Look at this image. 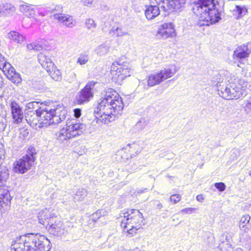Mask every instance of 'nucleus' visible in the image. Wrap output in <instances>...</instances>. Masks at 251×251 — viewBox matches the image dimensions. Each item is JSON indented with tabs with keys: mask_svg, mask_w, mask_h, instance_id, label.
<instances>
[{
	"mask_svg": "<svg viewBox=\"0 0 251 251\" xmlns=\"http://www.w3.org/2000/svg\"><path fill=\"white\" fill-rule=\"evenodd\" d=\"M10 106L14 123L16 124L21 123L23 121L24 115L19 104L15 101H12Z\"/></svg>",
	"mask_w": 251,
	"mask_h": 251,
	"instance_id": "dca6fc26",
	"label": "nucleus"
},
{
	"mask_svg": "<svg viewBox=\"0 0 251 251\" xmlns=\"http://www.w3.org/2000/svg\"><path fill=\"white\" fill-rule=\"evenodd\" d=\"M52 214H50L48 212L42 211L40 212L38 216L39 223L45 226L47 228L50 224V222H48V221L50 220V217H52Z\"/></svg>",
	"mask_w": 251,
	"mask_h": 251,
	"instance_id": "393cba45",
	"label": "nucleus"
},
{
	"mask_svg": "<svg viewBox=\"0 0 251 251\" xmlns=\"http://www.w3.org/2000/svg\"><path fill=\"white\" fill-rule=\"evenodd\" d=\"M8 37L10 40L20 44L25 41V37L23 35L15 31H10L8 34Z\"/></svg>",
	"mask_w": 251,
	"mask_h": 251,
	"instance_id": "cd10ccee",
	"label": "nucleus"
},
{
	"mask_svg": "<svg viewBox=\"0 0 251 251\" xmlns=\"http://www.w3.org/2000/svg\"><path fill=\"white\" fill-rule=\"evenodd\" d=\"M47 53L43 52L40 53L38 55V60L42 67L46 70H50V69L54 68L53 63L51 60V59L48 56Z\"/></svg>",
	"mask_w": 251,
	"mask_h": 251,
	"instance_id": "6ab92c4d",
	"label": "nucleus"
},
{
	"mask_svg": "<svg viewBox=\"0 0 251 251\" xmlns=\"http://www.w3.org/2000/svg\"><path fill=\"white\" fill-rule=\"evenodd\" d=\"M11 251H29L25 242L22 241L21 236L12 242L11 246Z\"/></svg>",
	"mask_w": 251,
	"mask_h": 251,
	"instance_id": "412c9836",
	"label": "nucleus"
},
{
	"mask_svg": "<svg viewBox=\"0 0 251 251\" xmlns=\"http://www.w3.org/2000/svg\"><path fill=\"white\" fill-rule=\"evenodd\" d=\"M28 134L29 131L28 129L24 128H20V138L25 139L28 136Z\"/></svg>",
	"mask_w": 251,
	"mask_h": 251,
	"instance_id": "a19ab883",
	"label": "nucleus"
},
{
	"mask_svg": "<svg viewBox=\"0 0 251 251\" xmlns=\"http://www.w3.org/2000/svg\"><path fill=\"white\" fill-rule=\"evenodd\" d=\"M213 85L217 86L218 94L221 97L226 99H238L242 97L244 95L242 91L241 86L238 83V80L233 81L232 79L228 80V84H226L223 82L222 79H219L217 82L212 80Z\"/></svg>",
	"mask_w": 251,
	"mask_h": 251,
	"instance_id": "20e7f679",
	"label": "nucleus"
},
{
	"mask_svg": "<svg viewBox=\"0 0 251 251\" xmlns=\"http://www.w3.org/2000/svg\"><path fill=\"white\" fill-rule=\"evenodd\" d=\"M185 0H169L166 2V4L161 6V8L164 11H177L184 4Z\"/></svg>",
	"mask_w": 251,
	"mask_h": 251,
	"instance_id": "f3484780",
	"label": "nucleus"
},
{
	"mask_svg": "<svg viewBox=\"0 0 251 251\" xmlns=\"http://www.w3.org/2000/svg\"><path fill=\"white\" fill-rule=\"evenodd\" d=\"M177 70L176 67L164 68L156 74L150 75L148 79V84L149 86H153L159 84L164 80L172 77Z\"/></svg>",
	"mask_w": 251,
	"mask_h": 251,
	"instance_id": "1a4fd4ad",
	"label": "nucleus"
},
{
	"mask_svg": "<svg viewBox=\"0 0 251 251\" xmlns=\"http://www.w3.org/2000/svg\"><path fill=\"white\" fill-rule=\"evenodd\" d=\"M4 158V155L1 153V151H0V166L2 164Z\"/></svg>",
	"mask_w": 251,
	"mask_h": 251,
	"instance_id": "6e6d98bb",
	"label": "nucleus"
},
{
	"mask_svg": "<svg viewBox=\"0 0 251 251\" xmlns=\"http://www.w3.org/2000/svg\"><path fill=\"white\" fill-rule=\"evenodd\" d=\"M85 25L87 28L90 30L93 29L96 26V24H95V21L91 19L86 20Z\"/></svg>",
	"mask_w": 251,
	"mask_h": 251,
	"instance_id": "58836bf2",
	"label": "nucleus"
},
{
	"mask_svg": "<svg viewBox=\"0 0 251 251\" xmlns=\"http://www.w3.org/2000/svg\"><path fill=\"white\" fill-rule=\"evenodd\" d=\"M251 53V43L238 47L233 52V58L241 60L248 58Z\"/></svg>",
	"mask_w": 251,
	"mask_h": 251,
	"instance_id": "4468645a",
	"label": "nucleus"
},
{
	"mask_svg": "<svg viewBox=\"0 0 251 251\" xmlns=\"http://www.w3.org/2000/svg\"><path fill=\"white\" fill-rule=\"evenodd\" d=\"M109 33L112 35L117 37L122 36L127 34V32L124 31L121 27L113 26L110 29Z\"/></svg>",
	"mask_w": 251,
	"mask_h": 251,
	"instance_id": "473e14b6",
	"label": "nucleus"
},
{
	"mask_svg": "<svg viewBox=\"0 0 251 251\" xmlns=\"http://www.w3.org/2000/svg\"><path fill=\"white\" fill-rule=\"evenodd\" d=\"M4 86V83L3 81V78L2 77L0 76V89L2 88Z\"/></svg>",
	"mask_w": 251,
	"mask_h": 251,
	"instance_id": "13d9d810",
	"label": "nucleus"
},
{
	"mask_svg": "<svg viewBox=\"0 0 251 251\" xmlns=\"http://www.w3.org/2000/svg\"><path fill=\"white\" fill-rule=\"evenodd\" d=\"M110 45L107 43H104L98 46L95 50L96 53L100 56H104L109 51Z\"/></svg>",
	"mask_w": 251,
	"mask_h": 251,
	"instance_id": "bb28decb",
	"label": "nucleus"
},
{
	"mask_svg": "<svg viewBox=\"0 0 251 251\" xmlns=\"http://www.w3.org/2000/svg\"><path fill=\"white\" fill-rule=\"evenodd\" d=\"M39 241H37L33 251H50L51 249L50 241L46 236L39 233Z\"/></svg>",
	"mask_w": 251,
	"mask_h": 251,
	"instance_id": "a211bd4d",
	"label": "nucleus"
},
{
	"mask_svg": "<svg viewBox=\"0 0 251 251\" xmlns=\"http://www.w3.org/2000/svg\"><path fill=\"white\" fill-rule=\"evenodd\" d=\"M54 18L59 21H62L68 27H73L75 25V22L71 16L64 14H55Z\"/></svg>",
	"mask_w": 251,
	"mask_h": 251,
	"instance_id": "4be33fe9",
	"label": "nucleus"
},
{
	"mask_svg": "<svg viewBox=\"0 0 251 251\" xmlns=\"http://www.w3.org/2000/svg\"><path fill=\"white\" fill-rule=\"evenodd\" d=\"M39 102L37 101H31L26 104V107L28 109H34L38 107Z\"/></svg>",
	"mask_w": 251,
	"mask_h": 251,
	"instance_id": "49530a36",
	"label": "nucleus"
},
{
	"mask_svg": "<svg viewBox=\"0 0 251 251\" xmlns=\"http://www.w3.org/2000/svg\"><path fill=\"white\" fill-rule=\"evenodd\" d=\"M249 175L251 176V170L249 172Z\"/></svg>",
	"mask_w": 251,
	"mask_h": 251,
	"instance_id": "680f3d73",
	"label": "nucleus"
},
{
	"mask_svg": "<svg viewBox=\"0 0 251 251\" xmlns=\"http://www.w3.org/2000/svg\"><path fill=\"white\" fill-rule=\"evenodd\" d=\"M39 233H28L21 235L22 241L25 242L29 251H33L37 241H39Z\"/></svg>",
	"mask_w": 251,
	"mask_h": 251,
	"instance_id": "2eb2a0df",
	"label": "nucleus"
},
{
	"mask_svg": "<svg viewBox=\"0 0 251 251\" xmlns=\"http://www.w3.org/2000/svg\"><path fill=\"white\" fill-rule=\"evenodd\" d=\"M145 14L148 20H152L160 14L159 7L157 5L151 4L147 8Z\"/></svg>",
	"mask_w": 251,
	"mask_h": 251,
	"instance_id": "aec40b11",
	"label": "nucleus"
},
{
	"mask_svg": "<svg viewBox=\"0 0 251 251\" xmlns=\"http://www.w3.org/2000/svg\"><path fill=\"white\" fill-rule=\"evenodd\" d=\"M147 190V189H145L144 190H142V189H140V190H139L138 191V193H142L143 192H145V191H146Z\"/></svg>",
	"mask_w": 251,
	"mask_h": 251,
	"instance_id": "bf43d9fd",
	"label": "nucleus"
},
{
	"mask_svg": "<svg viewBox=\"0 0 251 251\" xmlns=\"http://www.w3.org/2000/svg\"><path fill=\"white\" fill-rule=\"evenodd\" d=\"M9 177V172L7 169H3L0 171V185H5L4 184L6 182Z\"/></svg>",
	"mask_w": 251,
	"mask_h": 251,
	"instance_id": "f704fd0d",
	"label": "nucleus"
},
{
	"mask_svg": "<svg viewBox=\"0 0 251 251\" xmlns=\"http://www.w3.org/2000/svg\"><path fill=\"white\" fill-rule=\"evenodd\" d=\"M88 193L87 191L84 188L77 189L74 196V199L75 201H82L87 196Z\"/></svg>",
	"mask_w": 251,
	"mask_h": 251,
	"instance_id": "c85d7f7f",
	"label": "nucleus"
},
{
	"mask_svg": "<svg viewBox=\"0 0 251 251\" xmlns=\"http://www.w3.org/2000/svg\"><path fill=\"white\" fill-rule=\"evenodd\" d=\"M66 80L69 82L74 81L76 80V75L75 73L73 72H70L67 76H66Z\"/></svg>",
	"mask_w": 251,
	"mask_h": 251,
	"instance_id": "79ce46f5",
	"label": "nucleus"
},
{
	"mask_svg": "<svg viewBox=\"0 0 251 251\" xmlns=\"http://www.w3.org/2000/svg\"><path fill=\"white\" fill-rule=\"evenodd\" d=\"M36 115L25 116V120L33 128L36 129L56 125L64 120L67 116L66 109L61 108L51 109L43 106L36 110Z\"/></svg>",
	"mask_w": 251,
	"mask_h": 251,
	"instance_id": "f03ea898",
	"label": "nucleus"
},
{
	"mask_svg": "<svg viewBox=\"0 0 251 251\" xmlns=\"http://www.w3.org/2000/svg\"><path fill=\"white\" fill-rule=\"evenodd\" d=\"M196 199L200 202H202L204 200V198L202 195H199L196 197Z\"/></svg>",
	"mask_w": 251,
	"mask_h": 251,
	"instance_id": "864d4df0",
	"label": "nucleus"
},
{
	"mask_svg": "<svg viewBox=\"0 0 251 251\" xmlns=\"http://www.w3.org/2000/svg\"><path fill=\"white\" fill-rule=\"evenodd\" d=\"M66 128H62L59 132L58 138L61 140L75 137L82 135L86 131V124L77 122L76 120H68Z\"/></svg>",
	"mask_w": 251,
	"mask_h": 251,
	"instance_id": "0eeeda50",
	"label": "nucleus"
},
{
	"mask_svg": "<svg viewBox=\"0 0 251 251\" xmlns=\"http://www.w3.org/2000/svg\"><path fill=\"white\" fill-rule=\"evenodd\" d=\"M247 13V9L243 6L236 5L235 9L233 10V15L236 19H240L245 15Z\"/></svg>",
	"mask_w": 251,
	"mask_h": 251,
	"instance_id": "7c9ffc66",
	"label": "nucleus"
},
{
	"mask_svg": "<svg viewBox=\"0 0 251 251\" xmlns=\"http://www.w3.org/2000/svg\"><path fill=\"white\" fill-rule=\"evenodd\" d=\"M195 210V208H184L180 211L181 213H186L190 214L192 213Z\"/></svg>",
	"mask_w": 251,
	"mask_h": 251,
	"instance_id": "de8ad7c7",
	"label": "nucleus"
},
{
	"mask_svg": "<svg viewBox=\"0 0 251 251\" xmlns=\"http://www.w3.org/2000/svg\"><path fill=\"white\" fill-rule=\"evenodd\" d=\"M26 47L28 50L39 51L42 49V46L37 43L27 44Z\"/></svg>",
	"mask_w": 251,
	"mask_h": 251,
	"instance_id": "e433bc0d",
	"label": "nucleus"
},
{
	"mask_svg": "<svg viewBox=\"0 0 251 251\" xmlns=\"http://www.w3.org/2000/svg\"><path fill=\"white\" fill-rule=\"evenodd\" d=\"M0 16H3V4L0 5Z\"/></svg>",
	"mask_w": 251,
	"mask_h": 251,
	"instance_id": "5fc2aeb1",
	"label": "nucleus"
},
{
	"mask_svg": "<svg viewBox=\"0 0 251 251\" xmlns=\"http://www.w3.org/2000/svg\"><path fill=\"white\" fill-rule=\"evenodd\" d=\"M250 219L249 215H245L241 217L239 226L241 230L247 232L250 230L251 227L249 224Z\"/></svg>",
	"mask_w": 251,
	"mask_h": 251,
	"instance_id": "b1692460",
	"label": "nucleus"
},
{
	"mask_svg": "<svg viewBox=\"0 0 251 251\" xmlns=\"http://www.w3.org/2000/svg\"><path fill=\"white\" fill-rule=\"evenodd\" d=\"M139 162L138 160H132L126 165V170L129 173H134L139 168Z\"/></svg>",
	"mask_w": 251,
	"mask_h": 251,
	"instance_id": "72a5a7b5",
	"label": "nucleus"
},
{
	"mask_svg": "<svg viewBox=\"0 0 251 251\" xmlns=\"http://www.w3.org/2000/svg\"><path fill=\"white\" fill-rule=\"evenodd\" d=\"M74 115L76 118H78L81 115V110L80 108H75L74 110Z\"/></svg>",
	"mask_w": 251,
	"mask_h": 251,
	"instance_id": "09e8293b",
	"label": "nucleus"
},
{
	"mask_svg": "<svg viewBox=\"0 0 251 251\" xmlns=\"http://www.w3.org/2000/svg\"><path fill=\"white\" fill-rule=\"evenodd\" d=\"M36 149L29 146L26 151V153L14 164L13 171L16 173L24 174L30 170L36 159Z\"/></svg>",
	"mask_w": 251,
	"mask_h": 251,
	"instance_id": "423d86ee",
	"label": "nucleus"
},
{
	"mask_svg": "<svg viewBox=\"0 0 251 251\" xmlns=\"http://www.w3.org/2000/svg\"><path fill=\"white\" fill-rule=\"evenodd\" d=\"M15 10V7L11 4H3V16H12L14 13Z\"/></svg>",
	"mask_w": 251,
	"mask_h": 251,
	"instance_id": "2f4dec72",
	"label": "nucleus"
},
{
	"mask_svg": "<svg viewBox=\"0 0 251 251\" xmlns=\"http://www.w3.org/2000/svg\"><path fill=\"white\" fill-rule=\"evenodd\" d=\"M88 56L86 54H80L77 59V63L80 65L86 64L88 61Z\"/></svg>",
	"mask_w": 251,
	"mask_h": 251,
	"instance_id": "4c0bfd02",
	"label": "nucleus"
},
{
	"mask_svg": "<svg viewBox=\"0 0 251 251\" xmlns=\"http://www.w3.org/2000/svg\"><path fill=\"white\" fill-rule=\"evenodd\" d=\"M96 82H89L76 95V100L78 104H84L89 101L93 97V89Z\"/></svg>",
	"mask_w": 251,
	"mask_h": 251,
	"instance_id": "9d476101",
	"label": "nucleus"
},
{
	"mask_svg": "<svg viewBox=\"0 0 251 251\" xmlns=\"http://www.w3.org/2000/svg\"><path fill=\"white\" fill-rule=\"evenodd\" d=\"M54 68L50 69V70H47L50 73V75L52 78L55 81H60L62 80V75L60 71L56 68V67L53 64Z\"/></svg>",
	"mask_w": 251,
	"mask_h": 251,
	"instance_id": "c756f323",
	"label": "nucleus"
},
{
	"mask_svg": "<svg viewBox=\"0 0 251 251\" xmlns=\"http://www.w3.org/2000/svg\"><path fill=\"white\" fill-rule=\"evenodd\" d=\"M215 187L220 191H223L226 189V185L223 182H218L214 184Z\"/></svg>",
	"mask_w": 251,
	"mask_h": 251,
	"instance_id": "c03bdc74",
	"label": "nucleus"
},
{
	"mask_svg": "<svg viewBox=\"0 0 251 251\" xmlns=\"http://www.w3.org/2000/svg\"><path fill=\"white\" fill-rule=\"evenodd\" d=\"M223 237L225 238V240L222 241V244L221 245V249L227 250V251H232L231 242L232 241V236L230 233H225L223 235Z\"/></svg>",
	"mask_w": 251,
	"mask_h": 251,
	"instance_id": "a878e982",
	"label": "nucleus"
},
{
	"mask_svg": "<svg viewBox=\"0 0 251 251\" xmlns=\"http://www.w3.org/2000/svg\"><path fill=\"white\" fill-rule=\"evenodd\" d=\"M148 119L142 118L135 125V128L138 130H142L149 124Z\"/></svg>",
	"mask_w": 251,
	"mask_h": 251,
	"instance_id": "c9c22d12",
	"label": "nucleus"
},
{
	"mask_svg": "<svg viewBox=\"0 0 251 251\" xmlns=\"http://www.w3.org/2000/svg\"><path fill=\"white\" fill-rule=\"evenodd\" d=\"M0 69L2 70L7 78L14 84H19L22 81L21 75L16 72L11 65L7 62L5 58L0 53Z\"/></svg>",
	"mask_w": 251,
	"mask_h": 251,
	"instance_id": "6e6552de",
	"label": "nucleus"
},
{
	"mask_svg": "<svg viewBox=\"0 0 251 251\" xmlns=\"http://www.w3.org/2000/svg\"><path fill=\"white\" fill-rule=\"evenodd\" d=\"M81 1L84 5L89 6L93 3L96 2L97 0H82Z\"/></svg>",
	"mask_w": 251,
	"mask_h": 251,
	"instance_id": "3c124183",
	"label": "nucleus"
},
{
	"mask_svg": "<svg viewBox=\"0 0 251 251\" xmlns=\"http://www.w3.org/2000/svg\"><path fill=\"white\" fill-rule=\"evenodd\" d=\"M237 251H242L241 249H238ZM248 251H251V247L249 249Z\"/></svg>",
	"mask_w": 251,
	"mask_h": 251,
	"instance_id": "052dcab7",
	"label": "nucleus"
},
{
	"mask_svg": "<svg viewBox=\"0 0 251 251\" xmlns=\"http://www.w3.org/2000/svg\"><path fill=\"white\" fill-rule=\"evenodd\" d=\"M102 212L103 213H104L102 210H98L95 213L93 214V218H100L102 216Z\"/></svg>",
	"mask_w": 251,
	"mask_h": 251,
	"instance_id": "8fccbe9b",
	"label": "nucleus"
},
{
	"mask_svg": "<svg viewBox=\"0 0 251 251\" xmlns=\"http://www.w3.org/2000/svg\"><path fill=\"white\" fill-rule=\"evenodd\" d=\"M123 107L122 100L119 94L113 89L108 88L94 110L96 123L99 125H108L115 120Z\"/></svg>",
	"mask_w": 251,
	"mask_h": 251,
	"instance_id": "f257e3e1",
	"label": "nucleus"
},
{
	"mask_svg": "<svg viewBox=\"0 0 251 251\" xmlns=\"http://www.w3.org/2000/svg\"><path fill=\"white\" fill-rule=\"evenodd\" d=\"M133 72V71L130 69L120 66L117 68L116 75H118V78L119 79L123 80L126 77L130 76Z\"/></svg>",
	"mask_w": 251,
	"mask_h": 251,
	"instance_id": "5701e85b",
	"label": "nucleus"
},
{
	"mask_svg": "<svg viewBox=\"0 0 251 251\" xmlns=\"http://www.w3.org/2000/svg\"><path fill=\"white\" fill-rule=\"evenodd\" d=\"M123 214L121 226L126 229L129 234L136 233L144 225L143 216L138 210L127 209Z\"/></svg>",
	"mask_w": 251,
	"mask_h": 251,
	"instance_id": "39448f33",
	"label": "nucleus"
},
{
	"mask_svg": "<svg viewBox=\"0 0 251 251\" xmlns=\"http://www.w3.org/2000/svg\"><path fill=\"white\" fill-rule=\"evenodd\" d=\"M20 11L24 13H26L29 11L30 6L27 5V4H24L20 6L19 7Z\"/></svg>",
	"mask_w": 251,
	"mask_h": 251,
	"instance_id": "a18cd8bd",
	"label": "nucleus"
},
{
	"mask_svg": "<svg viewBox=\"0 0 251 251\" xmlns=\"http://www.w3.org/2000/svg\"><path fill=\"white\" fill-rule=\"evenodd\" d=\"M176 35L174 25L172 23H164L158 29L156 37L158 38L167 39Z\"/></svg>",
	"mask_w": 251,
	"mask_h": 251,
	"instance_id": "ddd939ff",
	"label": "nucleus"
},
{
	"mask_svg": "<svg viewBox=\"0 0 251 251\" xmlns=\"http://www.w3.org/2000/svg\"><path fill=\"white\" fill-rule=\"evenodd\" d=\"M181 198V195L178 194H174L170 197V201H173L174 204H176L180 201Z\"/></svg>",
	"mask_w": 251,
	"mask_h": 251,
	"instance_id": "37998d69",
	"label": "nucleus"
},
{
	"mask_svg": "<svg viewBox=\"0 0 251 251\" xmlns=\"http://www.w3.org/2000/svg\"><path fill=\"white\" fill-rule=\"evenodd\" d=\"M246 107L247 108L251 109V97L250 98L248 103L246 104Z\"/></svg>",
	"mask_w": 251,
	"mask_h": 251,
	"instance_id": "4d7b16f0",
	"label": "nucleus"
},
{
	"mask_svg": "<svg viewBox=\"0 0 251 251\" xmlns=\"http://www.w3.org/2000/svg\"><path fill=\"white\" fill-rule=\"evenodd\" d=\"M11 199L8 187L0 185V212H4L9 209Z\"/></svg>",
	"mask_w": 251,
	"mask_h": 251,
	"instance_id": "f8f14e48",
	"label": "nucleus"
},
{
	"mask_svg": "<svg viewBox=\"0 0 251 251\" xmlns=\"http://www.w3.org/2000/svg\"><path fill=\"white\" fill-rule=\"evenodd\" d=\"M153 205L158 209H161L163 207L162 203L159 201H153Z\"/></svg>",
	"mask_w": 251,
	"mask_h": 251,
	"instance_id": "603ef678",
	"label": "nucleus"
},
{
	"mask_svg": "<svg viewBox=\"0 0 251 251\" xmlns=\"http://www.w3.org/2000/svg\"><path fill=\"white\" fill-rule=\"evenodd\" d=\"M49 221L50 224L47 229L50 234L57 236H60L64 234L65 230L63 228V222L57 218L56 216L52 214Z\"/></svg>",
	"mask_w": 251,
	"mask_h": 251,
	"instance_id": "9b49d317",
	"label": "nucleus"
},
{
	"mask_svg": "<svg viewBox=\"0 0 251 251\" xmlns=\"http://www.w3.org/2000/svg\"><path fill=\"white\" fill-rule=\"evenodd\" d=\"M7 126V120L5 118L0 115V132L5 130Z\"/></svg>",
	"mask_w": 251,
	"mask_h": 251,
	"instance_id": "ea45409f",
	"label": "nucleus"
},
{
	"mask_svg": "<svg viewBox=\"0 0 251 251\" xmlns=\"http://www.w3.org/2000/svg\"><path fill=\"white\" fill-rule=\"evenodd\" d=\"M215 0H195L192 10L198 17V25H209L221 20V14L216 8Z\"/></svg>",
	"mask_w": 251,
	"mask_h": 251,
	"instance_id": "7ed1b4c3",
	"label": "nucleus"
}]
</instances>
